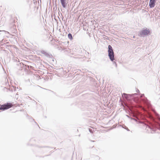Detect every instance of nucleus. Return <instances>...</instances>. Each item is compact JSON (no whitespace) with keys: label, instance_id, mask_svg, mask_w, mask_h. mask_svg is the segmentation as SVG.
<instances>
[{"label":"nucleus","instance_id":"6ab92c4d","mask_svg":"<svg viewBox=\"0 0 160 160\" xmlns=\"http://www.w3.org/2000/svg\"><path fill=\"white\" fill-rule=\"evenodd\" d=\"M126 116H127L129 118V116L128 115H127Z\"/></svg>","mask_w":160,"mask_h":160},{"label":"nucleus","instance_id":"ddd939ff","mask_svg":"<svg viewBox=\"0 0 160 160\" xmlns=\"http://www.w3.org/2000/svg\"><path fill=\"white\" fill-rule=\"evenodd\" d=\"M89 131L91 133H92V132H93V131H92V129H91L89 128Z\"/></svg>","mask_w":160,"mask_h":160},{"label":"nucleus","instance_id":"7ed1b4c3","mask_svg":"<svg viewBox=\"0 0 160 160\" xmlns=\"http://www.w3.org/2000/svg\"><path fill=\"white\" fill-rule=\"evenodd\" d=\"M12 106L11 103H7L0 106V109L3 110L8 109L11 108Z\"/></svg>","mask_w":160,"mask_h":160},{"label":"nucleus","instance_id":"a211bd4d","mask_svg":"<svg viewBox=\"0 0 160 160\" xmlns=\"http://www.w3.org/2000/svg\"><path fill=\"white\" fill-rule=\"evenodd\" d=\"M91 141V142H94V141L92 140Z\"/></svg>","mask_w":160,"mask_h":160},{"label":"nucleus","instance_id":"2eb2a0df","mask_svg":"<svg viewBox=\"0 0 160 160\" xmlns=\"http://www.w3.org/2000/svg\"><path fill=\"white\" fill-rule=\"evenodd\" d=\"M144 96V94H142L141 95V97H142Z\"/></svg>","mask_w":160,"mask_h":160},{"label":"nucleus","instance_id":"423d86ee","mask_svg":"<svg viewBox=\"0 0 160 160\" xmlns=\"http://www.w3.org/2000/svg\"><path fill=\"white\" fill-rule=\"evenodd\" d=\"M156 2V0H150L149 2V6L150 8H153Z\"/></svg>","mask_w":160,"mask_h":160},{"label":"nucleus","instance_id":"412c9836","mask_svg":"<svg viewBox=\"0 0 160 160\" xmlns=\"http://www.w3.org/2000/svg\"><path fill=\"white\" fill-rule=\"evenodd\" d=\"M55 6H57V4H55Z\"/></svg>","mask_w":160,"mask_h":160},{"label":"nucleus","instance_id":"9b49d317","mask_svg":"<svg viewBox=\"0 0 160 160\" xmlns=\"http://www.w3.org/2000/svg\"><path fill=\"white\" fill-rule=\"evenodd\" d=\"M150 128L154 132L156 130V128L155 127H152V128Z\"/></svg>","mask_w":160,"mask_h":160},{"label":"nucleus","instance_id":"f03ea898","mask_svg":"<svg viewBox=\"0 0 160 160\" xmlns=\"http://www.w3.org/2000/svg\"><path fill=\"white\" fill-rule=\"evenodd\" d=\"M150 31L149 29L146 28H143L138 33V35L141 37H144V36L148 35L150 32Z\"/></svg>","mask_w":160,"mask_h":160},{"label":"nucleus","instance_id":"1a4fd4ad","mask_svg":"<svg viewBox=\"0 0 160 160\" xmlns=\"http://www.w3.org/2000/svg\"><path fill=\"white\" fill-rule=\"evenodd\" d=\"M143 102L145 103V104H147L148 107L150 105V103H149L148 101L146 98V100H143Z\"/></svg>","mask_w":160,"mask_h":160},{"label":"nucleus","instance_id":"f3484780","mask_svg":"<svg viewBox=\"0 0 160 160\" xmlns=\"http://www.w3.org/2000/svg\"><path fill=\"white\" fill-rule=\"evenodd\" d=\"M139 123H142V122H141V121H139Z\"/></svg>","mask_w":160,"mask_h":160},{"label":"nucleus","instance_id":"4be33fe9","mask_svg":"<svg viewBox=\"0 0 160 160\" xmlns=\"http://www.w3.org/2000/svg\"><path fill=\"white\" fill-rule=\"evenodd\" d=\"M28 68H29V66H28Z\"/></svg>","mask_w":160,"mask_h":160},{"label":"nucleus","instance_id":"f257e3e1","mask_svg":"<svg viewBox=\"0 0 160 160\" xmlns=\"http://www.w3.org/2000/svg\"><path fill=\"white\" fill-rule=\"evenodd\" d=\"M108 52L109 59L111 61H113L114 60V53L112 48L110 45L108 46Z\"/></svg>","mask_w":160,"mask_h":160},{"label":"nucleus","instance_id":"4468645a","mask_svg":"<svg viewBox=\"0 0 160 160\" xmlns=\"http://www.w3.org/2000/svg\"><path fill=\"white\" fill-rule=\"evenodd\" d=\"M131 119H133V120H135V121H136V122H137V120L136 119H135V118H131Z\"/></svg>","mask_w":160,"mask_h":160},{"label":"nucleus","instance_id":"5701e85b","mask_svg":"<svg viewBox=\"0 0 160 160\" xmlns=\"http://www.w3.org/2000/svg\"><path fill=\"white\" fill-rule=\"evenodd\" d=\"M32 120H33V121H34V119H32Z\"/></svg>","mask_w":160,"mask_h":160},{"label":"nucleus","instance_id":"9d476101","mask_svg":"<svg viewBox=\"0 0 160 160\" xmlns=\"http://www.w3.org/2000/svg\"><path fill=\"white\" fill-rule=\"evenodd\" d=\"M68 38L71 40H72L73 38L72 35L71 33H69L68 35Z\"/></svg>","mask_w":160,"mask_h":160},{"label":"nucleus","instance_id":"20e7f679","mask_svg":"<svg viewBox=\"0 0 160 160\" xmlns=\"http://www.w3.org/2000/svg\"><path fill=\"white\" fill-rule=\"evenodd\" d=\"M137 95V93H135L132 94H127L125 93H123L122 94L123 97H124L125 98L128 99L129 98V97Z\"/></svg>","mask_w":160,"mask_h":160},{"label":"nucleus","instance_id":"aec40b11","mask_svg":"<svg viewBox=\"0 0 160 160\" xmlns=\"http://www.w3.org/2000/svg\"><path fill=\"white\" fill-rule=\"evenodd\" d=\"M113 62H114V63H115L116 64V62H115V61H114Z\"/></svg>","mask_w":160,"mask_h":160},{"label":"nucleus","instance_id":"39448f33","mask_svg":"<svg viewBox=\"0 0 160 160\" xmlns=\"http://www.w3.org/2000/svg\"><path fill=\"white\" fill-rule=\"evenodd\" d=\"M137 95V93H135L132 94H127L125 93H123L122 94L123 97H124L125 98L128 99L129 98V97Z\"/></svg>","mask_w":160,"mask_h":160},{"label":"nucleus","instance_id":"0eeeda50","mask_svg":"<svg viewBox=\"0 0 160 160\" xmlns=\"http://www.w3.org/2000/svg\"><path fill=\"white\" fill-rule=\"evenodd\" d=\"M41 53L48 57L52 58V55L51 54H50L48 53L44 50H42L41 51Z\"/></svg>","mask_w":160,"mask_h":160},{"label":"nucleus","instance_id":"6e6552de","mask_svg":"<svg viewBox=\"0 0 160 160\" xmlns=\"http://www.w3.org/2000/svg\"><path fill=\"white\" fill-rule=\"evenodd\" d=\"M66 1V0H60L62 5V7L64 8H66L67 3Z\"/></svg>","mask_w":160,"mask_h":160},{"label":"nucleus","instance_id":"dca6fc26","mask_svg":"<svg viewBox=\"0 0 160 160\" xmlns=\"http://www.w3.org/2000/svg\"><path fill=\"white\" fill-rule=\"evenodd\" d=\"M136 92H139V90L138 89H137V90H136Z\"/></svg>","mask_w":160,"mask_h":160},{"label":"nucleus","instance_id":"f8f14e48","mask_svg":"<svg viewBox=\"0 0 160 160\" xmlns=\"http://www.w3.org/2000/svg\"><path fill=\"white\" fill-rule=\"evenodd\" d=\"M125 127V128H125L126 129L127 131H129V130L128 129V128L126 126H124ZM124 128V127H123Z\"/></svg>","mask_w":160,"mask_h":160}]
</instances>
